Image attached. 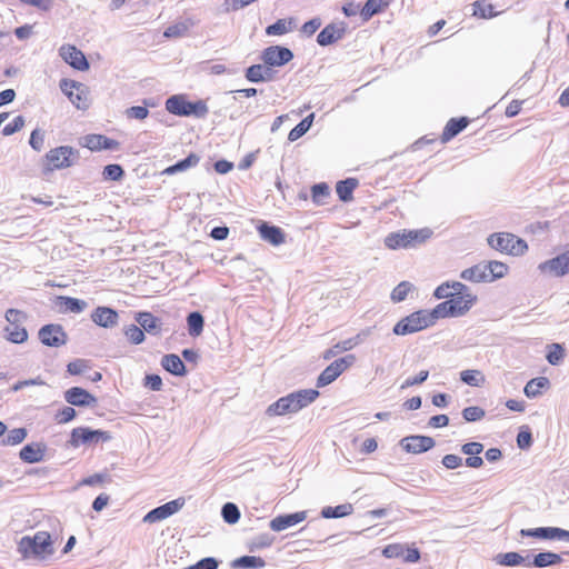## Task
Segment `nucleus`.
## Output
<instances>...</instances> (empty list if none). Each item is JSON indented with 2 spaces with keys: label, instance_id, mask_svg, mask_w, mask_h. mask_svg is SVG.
<instances>
[{
  "label": "nucleus",
  "instance_id": "nucleus-37",
  "mask_svg": "<svg viewBox=\"0 0 569 569\" xmlns=\"http://www.w3.org/2000/svg\"><path fill=\"white\" fill-rule=\"evenodd\" d=\"M357 187L358 180L356 178H348L337 183L336 191L339 199L347 202L352 200V193Z\"/></svg>",
  "mask_w": 569,
  "mask_h": 569
},
{
  "label": "nucleus",
  "instance_id": "nucleus-24",
  "mask_svg": "<svg viewBox=\"0 0 569 569\" xmlns=\"http://www.w3.org/2000/svg\"><path fill=\"white\" fill-rule=\"evenodd\" d=\"M274 77V70L264 62L262 64H252L246 70V78L250 82L271 81Z\"/></svg>",
  "mask_w": 569,
  "mask_h": 569
},
{
  "label": "nucleus",
  "instance_id": "nucleus-58",
  "mask_svg": "<svg viewBox=\"0 0 569 569\" xmlns=\"http://www.w3.org/2000/svg\"><path fill=\"white\" fill-rule=\"evenodd\" d=\"M289 31L288 23L283 19H279L273 24H270L266 29L268 36H282Z\"/></svg>",
  "mask_w": 569,
  "mask_h": 569
},
{
  "label": "nucleus",
  "instance_id": "nucleus-61",
  "mask_svg": "<svg viewBox=\"0 0 569 569\" xmlns=\"http://www.w3.org/2000/svg\"><path fill=\"white\" fill-rule=\"evenodd\" d=\"M88 368V360L84 359H76L67 365V371L72 376L81 375Z\"/></svg>",
  "mask_w": 569,
  "mask_h": 569
},
{
  "label": "nucleus",
  "instance_id": "nucleus-9",
  "mask_svg": "<svg viewBox=\"0 0 569 569\" xmlns=\"http://www.w3.org/2000/svg\"><path fill=\"white\" fill-rule=\"evenodd\" d=\"M38 338L47 347L59 348L68 341V336L61 325L49 323L38 331Z\"/></svg>",
  "mask_w": 569,
  "mask_h": 569
},
{
  "label": "nucleus",
  "instance_id": "nucleus-57",
  "mask_svg": "<svg viewBox=\"0 0 569 569\" xmlns=\"http://www.w3.org/2000/svg\"><path fill=\"white\" fill-rule=\"evenodd\" d=\"M329 193V187L326 183H318L311 188V197L316 203H322V200L327 198Z\"/></svg>",
  "mask_w": 569,
  "mask_h": 569
},
{
  "label": "nucleus",
  "instance_id": "nucleus-7",
  "mask_svg": "<svg viewBox=\"0 0 569 569\" xmlns=\"http://www.w3.org/2000/svg\"><path fill=\"white\" fill-rule=\"evenodd\" d=\"M111 439L108 431L93 430L88 427H78L71 431L69 445L78 448L81 445H92L98 442H106Z\"/></svg>",
  "mask_w": 569,
  "mask_h": 569
},
{
  "label": "nucleus",
  "instance_id": "nucleus-51",
  "mask_svg": "<svg viewBox=\"0 0 569 569\" xmlns=\"http://www.w3.org/2000/svg\"><path fill=\"white\" fill-rule=\"evenodd\" d=\"M221 516L227 523L233 525L240 519V510L236 503L226 502L221 508Z\"/></svg>",
  "mask_w": 569,
  "mask_h": 569
},
{
  "label": "nucleus",
  "instance_id": "nucleus-19",
  "mask_svg": "<svg viewBox=\"0 0 569 569\" xmlns=\"http://www.w3.org/2000/svg\"><path fill=\"white\" fill-rule=\"evenodd\" d=\"M82 147L89 149L90 151H101V150H116L119 149L120 143L114 139H110L103 134H87L83 138Z\"/></svg>",
  "mask_w": 569,
  "mask_h": 569
},
{
  "label": "nucleus",
  "instance_id": "nucleus-6",
  "mask_svg": "<svg viewBox=\"0 0 569 569\" xmlns=\"http://www.w3.org/2000/svg\"><path fill=\"white\" fill-rule=\"evenodd\" d=\"M428 310L421 309L399 320L392 328L397 336H407L431 327Z\"/></svg>",
  "mask_w": 569,
  "mask_h": 569
},
{
  "label": "nucleus",
  "instance_id": "nucleus-4",
  "mask_svg": "<svg viewBox=\"0 0 569 569\" xmlns=\"http://www.w3.org/2000/svg\"><path fill=\"white\" fill-rule=\"evenodd\" d=\"M432 236V230L422 228L418 230H402L390 233L386 238V246L389 249L415 247L425 243Z\"/></svg>",
  "mask_w": 569,
  "mask_h": 569
},
{
  "label": "nucleus",
  "instance_id": "nucleus-8",
  "mask_svg": "<svg viewBox=\"0 0 569 569\" xmlns=\"http://www.w3.org/2000/svg\"><path fill=\"white\" fill-rule=\"evenodd\" d=\"M355 362V355H347L342 358L335 360L319 375L317 379V387L322 388L330 385Z\"/></svg>",
  "mask_w": 569,
  "mask_h": 569
},
{
  "label": "nucleus",
  "instance_id": "nucleus-63",
  "mask_svg": "<svg viewBox=\"0 0 569 569\" xmlns=\"http://www.w3.org/2000/svg\"><path fill=\"white\" fill-rule=\"evenodd\" d=\"M218 566L219 561L216 558L206 557L186 569H218Z\"/></svg>",
  "mask_w": 569,
  "mask_h": 569
},
{
  "label": "nucleus",
  "instance_id": "nucleus-43",
  "mask_svg": "<svg viewBox=\"0 0 569 569\" xmlns=\"http://www.w3.org/2000/svg\"><path fill=\"white\" fill-rule=\"evenodd\" d=\"M6 339L12 343H23L28 340V331L20 323L9 325L4 328Z\"/></svg>",
  "mask_w": 569,
  "mask_h": 569
},
{
  "label": "nucleus",
  "instance_id": "nucleus-30",
  "mask_svg": "<svg viewBox=\"0 0 569 569\" xmlns=\"http://www.w3.org/2000/svg\"><path fill=\"white\" fill-rule=\"evenodd\" d=\"M390 4V0H367L360 10V16L363 21L370 20L375 14L381 13Z\"/></svg>",
  "mask_w": 569,
  "mask_h": 569
},
{
  "label": "nucleus",
  "instance_id": "nucleus-38",
  "mask_svg": "<svg viewBox=\"0 0 569 569\" xmlns=\"http://www.w3.org/2000/svg\"><path fill=\"white\" fill-rule=\"evenodd\" d=\"M193 24L191 19L176 22L163 31V36L168 39L182 38L188 34L190 27Z\"/></svg>",
  "mask_w": 569,
  "mask_h": 569
},
{
  "label": "nucleus",
  "instance_id": "nucleus-60",
  "mask_svg": "<svg viewBox=\"0 0 569 569\" xmlns=\"http://www.w3.org/2000/svg\"><path fill=\"white\" fill-rule=\"evenodd\" d=\"M6 320L9 325L16 326L27 320V315L18 309H8L4 315Z\"/></svg>",
  "mask_w": 569,
  "mask_h": 569
},
{
  "label": "nucleus",
  "instance_id": "nucleus-53",
  "mask_svg": "<svg viewBox=\"0 0 569 569\" xmlns=\"http://www.w3.org/2000/svg\"><path fill=\"white\" fill-rule=\"evenodd\" d=\"M27 437V430L24 428H14L10 430L7 436L2 439L4 446H16L21 443Z\"/></svg>",
  "mask_w": 569,
  "mask_h": 569
},
{
  "label": "nucleus",
  "instance_id": "nucleus-62",
  "mask_svg": "<svg viewBox=\"0 0 569 569\" xmlns=\"http://www.w3.org/2000/svg\"><path fill=\"white\" fill-rule=\"evenodd\" d=\"M24 126V119L22 116L16 117L12 122L4 126L2 133L4 136H11L18 131H20Z\"/></svg>",
  "mask_w": 569,
  "mask_h": 569
},
{
  "label": "nucleus",
  "instance_id": "nucleus-17",
  "mask_svg": "<svg viewBox=\"0 0 569 569\" xmlns=\"http://www.w3.org/2000/svg\"><path fill=\"white\" fill-rule=\"evenodd\" d=\"M539 269L541 272L553 277H562L569 273V251H563L556 258L540 263Z\"/></svg>",
  "mask_w": 569,
  "mask_h": 569
},
{
  "label": "nucleus",
  "instance_id": "nucleus-33",
  "mask_svg": "<svg viewBox=\"0 0 569 569\" xmlns=\"http://www.w3.org/2000/svg\"><path fill=\"white\" fill-rule=\"evenodd\" d=\"M200 161V157L196 153H190L186 159L177 162L176 164H172L170 167H167L162 174L164 176H172L177 172L186 171L190 168L196 167Z\"/></svg>",
  "mask_w": 569,
  "mask_h": 569
},
{
  "label": "nucleus",
  "instance_id": "nucleus-36",
  "mask_svg": "<svg viewBox=\"0 0 569 569\" xmlns=\"http://www.w3.org/2000/svg\"><path fill=\"white\" fill-rule=\"evenodd\" d=\"M493 560L497 565L503 567H516L527 563L526 558L516 551L498 553L495 556Z\"/></svg>",
  "mask_w": 569,
  "mask_h": 569
},
{
  "label": "nucleus",
  "instance_id": "nucleus-35",
  "mask_svg": "<svg viewBox=\"0 0 569 569\" xmlns=\"http://www.w3.org/2000/svg\"><path fill=\"white\" fill-rule=\"evenodd\" d=\"M453 305L449 300L440 302L432 310H428V317L431 325L433 326L438 319L442 318H456L453 313Z\"/></svg>",
  "mask_w": 569,
  "mask_h": 569
},
{
  "label": "nucleus",
  "instance_id": "nucleus-18",
  "mask_svg": "<svg viewBox=\"0 0 569 569\" xmlns=\"http://www.w3.org/2000/svg\"><path fill=\"white\" fill-rule=\"evenodd\" d=\"M63 397L69 405L76 407H90L97 402V398L81 387L66 390Z\"/></svg>",
  "mask_w": 569,
  "mask_h": 569
},
{
  "label": "nucleus",
  "instance_id": "nucleus-20",
  "mask_svg": "<svg viewBox=\"0 0 569 569\" xmlns=\"http://www.w3.org/2000/svg\"><path fill=\"white\" fill-rule=\"evenodd\" d=\"M136 322L142 330L151 336H160L162 331V321L149 311H141L134 315Z\"/></svg>",
  "mask_w": 569,
  "mask_h": 569
},
{
  "label": "nucleus",
  "instance_id": "nucleus-40",
  "mask_svg": "<svg viewBox=\"0 0 569 569\" xmlns=\"http://www.w3.org/2000/svg\"><path fill=\"white\" fill-rule=\"evenodd\" d=\"M204 318L199 311H192L187 316L188 332L191 337H199L203 331Z\"/></svg>",
  "mask_w": 569,
  "mask_h": 569
},
{
  "label": "nucleus",
  "instance_id": "nucleus-26",
  "mask_svg": "<svg viewBox=\"0 0 569 569\" xmlns=\"http://www.w3.org/2000/svg\"><path fill=\"white\" fill-rule=\"evenodd\" d=\"M453 305V313L456 317L465 316L477 302V296L473 293H465L451 296L448 299Z\"/></svg>",
  "mask_w": 569,
  "mask_h": 569
},
{
  "label": "nucleus",
  "instance_id": "nucleus-46",
  "mask_svg": "<svg viewBox=\"0 0 569 569\" xmlns=\"http://www.w3.org/2000/svg\"><path fill=\"white\" fill-rule=\"evenodd\" d=\"M473 12L472 14L480 19H490L496 17L498 13L495 11V8L491 3L486 0H477L472 3Z\"/></svg>",
  "mask_w": 569,
  "mask_h": 569
},
{
  "label": "nucleus",
  "instance_id": "nucleus-54",
  "mask_svg": "<svg viewBox=\"0 0 569 569\" xmlns=\"http://www.w3.org/2000/svg\"><path fill=\"white\" fill-rule=\"evenodd\" d=\"M461 415L467 422H475L481 420L485 417L486 412L482 408L478 406H470L465 408Z\"/></svg>",
  "mask_w": 569,
  "mask_h": 569
},
{
  "label": "nucleus",
  "instance_id": "nucleus-59",
  "mask_svg": "<svg viewBox=\"0 0 569 569\" xmlns=\"http://www.w3.org/2000/svg\"><path fill=\"white\" fill-rule=\"evenodd\" d=\"M77 416L76 410L72 407H63L62 409L58 410L54 415V420L58 423H67L71 420H73Z\"/></svg>",
  "mask_w": 569,
  "mask_h": 569
},
{
  "label": "nucleus",
  "instance_id": "nucleus-2",
  "mask_svg": "<svg viewBox=\"0 0 569 569\" xmlns=\"http://www.w3.org/2000/svg\"><path fill=\"white\" fill-rule=\"evenodd\" d=\"M18 551L23 559H43L53 553L51 537L46 531H38L34 536H24L18 543Z\"/></svg>",
  "mask_w": 569,
  "mask_h": 569
},
{
  "label": "nucleus",
  "instance_id": "nucleus-50",
  "mask_svg": "<svg viewBox=\"0 0 569 569\" xmlns=\"http://www.w3.org/2000/svg\"><path fill=\"white\" fill-rule=\"evenodd\" d=\"M273 540L274 538L270 533H260L250 540L248 548L251 552L261 550L270 547Z\"/></svg>",
  "mask_w": 569,
  "mask_h": 569
},
{
  "label": "nucleus",
  "instance_id": "nucleus-56",
  "mask_svg": "<svg viewBox=\"0 0 569 569\" xmlns=\"http://www.w3.org/2000/svg\"><path fill=\"white\" fill-rule=\"evenodd\" d=\"M102 174L104 179L119 181L122 179L124 171L120 164H108L103 168Z\"/></svg>",
  "mask_w": 569,
  "mask_h": 569
},
{
  "label": "nucleus",
  "instance_id": "nucleus-25",
  "mask_svg": "<svg viewBox=\"0 0 569 569\" xmlns=\"http://www.w3.org/2000/svg\"><path fill=\"white\" fill-rule=\"evenodd\" d=\"M470 120L467 117L451 118L445 126L440 140L446 143L468 127Z\"/></svg>",
  "mask_w": 569,
  "mask_h": 569
},
{
  "label": "nucleus",
  "instance_id": "nucleus-39",
  "mask_svg": "<svg viewBox=\"0 0 569 569\" xmlns=\"http://www.w3.org/2000/svg\"><path fill=\"white\" fill-rule=\"evenodd\" d=\"M58 306L66 311L80 313L87 308L88 303L78 298L61 296L58 297Z\"/></svg>",
  "mask_w": 569,
  "mask_h": 569
},
{
  "label": "nucleus",
  "instance_id": "nucleus-47",
  "mask_svg": "<svg viewBox=\"0 0 569 569\" xmlns=\"http://www.w3.org/2000/svg\"><path fill=\"white\" fill-rule=\"evenodd\" d=\"M415 289V286L409 281H401L391 291L390 299L393 303L402 302L407 299L408 293Z\"/></svg>",
  "mask_w": 569,
  "mask_h": 569
},
{
  "label": "nucleus",
  "instance_id": "nucleus-44",
  "mask_svg": "<svg viewBox=\"0 0 569 569\" xmlns=\"http://www.w3.org/2000/svg\"><path fill=\"white\" fill-rule=\"evenodd\" d=\"M357 345H358L357 338H350V339L340 341V342L336 343L333 347L327 349L323 352L322 358L325 360H330L331 358L336 357L338 353H340L342 351H349V350L353 349Z\"/></svg>",
  "mask_w": 569,
  "mask_h": 569
},
{
  "label": "nucleus",
  "instance_id": "nucleus-13",
  "mask_svg": "<svg viewBox=\"0 0 569 569\" xmlns=\"http://www.w3.org/2000/svg\"><path fill=\"white\" fill-rule=\"evenodd\" d=\"M521 537H531L545 540H562L569 542V530L559 527H538L532 529H521Z\"/></svg>",
  "mask_w": 569,
  "mask_h": 569
},
{
  "label": "nucleus",
  "instance_id": "nucleus-41",
  "mask_svg": "<svg viewBox=\"0 0 569 569\" xmlns=\"http://www.w3.org/2000/svg\"><path fill=\"white\" fill-rule=\"evenodd\" d=\"M549 383L546 377L533 378L527 382L523 392L528 398H536L541 395L542 389L549 387Z\"/></svg>",
  "mask_w": 569,
  "mask_h": 569
},
{
  "label": "nucleus",
  "instance_id": "nucleus-42",
  "mask_svg": "<svg viewBox=\"0 0 569 569\" xmlns=\"http://www.w3.org/2000/svg\"><path fill=\"white\" fill-rule=\"evenodd\" d=\"M353 507L351 503H343L336 507H325L321 510V516L326 519H337L351 515Z\"/></svg>",
  "mask_w": 569,
  "mask_h": 569
},
{
  "label": "nucleus",
  "instance_id": "nucleus-16",
  "mask_svg": "<svg viewBox=\"0 0 569 569\" xmlns=\"http://www.w3.org/2000/svg\"><path fill=\"white\" fill-rule=\"evenodd\" d=\"M488 244L491 249H527V243L522 239L509 232L491 234Z\"/></svg>",
  "mask_w": 569,
  "mask_h": 569
},
{
  "label": "nucleus",
  "instance_id": "nucleus-29",
  "mask_svg": "<svg viewBox=\"0 0 569 569\" xmlns=\"http://www.w3.org/2000/svg\"><path fill=\"white\" fill-rule=\"evenodd\" d=\"M161 366L164 370L177 377H183L187 373L183 361L174 353L163 356L161 359Z\"/></svg>",
  "mask_w": 569,
  "mask_h": 569
},
{
  "label": "nucleus",
  "instance_id": "nucleus-3",
  "mask_svg": "<svg viewBox=\"0 0 569 569\" xmlns=\"http://www.w3.org/2000/svg\"><path fill=\"white\" fill-rule=\"evenodd\" d=\"M166 109L168 112L179 117L194 116L203 118L209 109L203 100L189 101L184 94H174L167 99Z\"/></svg>",
  "mask_w": 569,
  "mask_h": 569
},
{
  "label": "nucleus",
  "instance_id": "nucleus-45",
  "mask_svg": "<svg viewBox=\"0 0 569 569\" xmlns=\"http://www.w3.org/2000/svg\"><path fill=\"white\" fill-rule=\"evenodd\" d=\"M485 266L487 271L486 273L488 274V282H492L497 279L505 277V274L508 271L507 264L496 260L485 262Z\"/></svg>",
  "mask_w": 569,
  "mask_h": 569
},
{
  "label": "nucleus",
  "instance_id": "nucleus-21",
  "mask_svg": "<svg viewBox=\"0 0 569 569\" xmlns=\"http://www.w3.org/2000/svg\"><path fill=\"white\" fill-rule=\"evenodd\" d=\"M118 319V312L110 307H97L91 313V320L102 328H113Z\"/></svg>",
  "mask_w": 569,
  "mask_h": 569
},
{
  "label": "nucleus",
  "instance_id": "nucleus-64",
  "mask_svg": "<svg viewBox=\"0 0 569 569\" xmlns=\"http://www.w3.org/2000/svg\"><path fill=\"white\" fill-rule=\"evenodd\" d=\"M126 114L130 119L143 120L148 117L149 110L142 106H134L127 109Z\"/></svg>",
  "mask_w": 569,
  "mask_h": 569
},
{
  "label": "nucleus",
  "instance_id": "nucleus-11",
  "mask_svg": "<svg viewBox=\"0 0 569 569\" xmlns=\"http://www.w3.org/2000/svg\"><path fill=\"white\" fill-rule=\"evenodd\" d=\"M292 59V51L281 46H270L261 52L262 62L267 63L272 70L287 64Z\"/></svg>",
  "mask_w": 569,
  "mask_h": 569
},
{
  "label": "nucleus",
  "instance_id": "nucleus-12",
  "mask_svg": "<svg viewBox=\"0 0 569 569\" xmlns=\"http://www.w3.org/2000/svg\"><path fill=\"white\" fill-rule=\"evenodd\" d=\"M399 445L406 452L419 455L431 450L436 446V441L429 436L412 435L402 438Z\"/></svg>",
  "mask_w": 569,
  "mask_h": 569
},
{
  "label": "nucleus",
  "instance_id": "nucleus-22",
  "mask_svg": "<svg viewBox=\"0 0 569 569\" xmlns=\"http://www.w3.org/2000/svg\"><path fill=\"white\" fill-rule=\"evenodd\" d=\"M346 33L345 23H330L326 26L318 34L317 42L322 46H329L340 40Z\"/></svg>",
  "mask_w": 569,
  "mask_h": 569
},
{
  "label": "nucleus",
  "instance_id": "nucleus-23",
  "mask_svg": "<svg viewBox=\"0 0 569 569\" xmlns=\"http://www.w3.org/2000/svg\"><path fill=\"white\" fill-rule=\"evenodd\" d=\"M307 518L306 511H298L293 513L280 515L270 521V529L277 532L283 531Z\"/></svg>",
  "mask_w": 569,
  "mask_h": 569
},
{
  "label": "nucleus",
  "instance_id": "nucleus-48",
  "mask_svg": "<svg viewBox=\"0 0 569 569\" xmlns=\"http://www.w3.org/2000/svg\"><path fill=\"white\" fill-rule=\"evenodd\" d=\"M460 380L471 387H480L485 382V376L479 370H463L460 372Z\"/></svg>",
  "mask_w": 569,
  "mask_h": 569
},
{
  "label": "nucleus",
  "instance_id": "nucleus-5",
  "mask_svg": "<svg viewBox=\"0 0 569 569\" xmlns=\"http://www.w3.org/2000/svg\"><path fill=\"white\" fill-rule=\"evenodd\" d=\"M79 153L70 146H60L49 150L43 159V166L47 171H56L69 168L76 163Z\"/></svg>",
  "mask_w": 569,
  "mask_h": 569
},
{
  "label": "nucleus",
  "instance_id": "nucleus-14",
  "mask_svg": "<svg viewBox=\"0 0 569 569\" xmlns=\"http://www.w3.org/2000/svg\"><path fill=\"white\" fill-rule=\"evenodd\" d=\"M184 506V498L171 500L164 505L150 510L144 517L143 522L154 523L169 518L178 512Z\"/></svg>",
  "mask_w": 569,
  "mask_h": 569
},
{
  "label": "nucleus",
  "instance_id": "nucleus-55",
  "mask_svg": "<svg viewBox=\"0 0 569 569\" xmlns=\"http://www.w3.org/2000/svg\"><path fill=\"white\" fill-rule=\"evenodd\" d=\"M565 357V350L559 343L551 345V349L547 353V360L550 365L557 366Z\"/></svg>",
  "mask_w": 569,
  "mask_h": 569
},
{
  "label": "nucleus",
  "instance_id": "nucleus-32",
  "mask_svg": "<svg viewBox=\"0 0 569 569\" xmlns=\"http://www.w3.org/2000/svg\"><path fill=\"white\" fill-rule=\"evenodd\" d=\"M259 232L261 238L267 240L272 246H280L284 240L283 232L279 227L263 223L259 228Z\"/></svg>",
  "mask_w": 569,
  "mask_h": 569
},
{
  "label": "nucleus",
  "instance_id": "nucleus-31",
  "mask_svg": "<svg viewBox=\"0 0 569 569\" xmlns=\"http://www.w3.org/2000/svg\"><path fill=\"white\" fill-rule=\"evenodd\" d=\"M485 262L477 263L470 268L465 269L460 277L463 280L471 282H488V274L486 273Z\"/></svg>",
  "mask_w": 569,
  "mask_h": 569
},
{
  "label": "nucleus",
  "instance_id": "nucleus-49",
  "mask_svg": "<svg viewBox=\"0 0 569 569\" xmlns=\"http://www.w3.org/2000/svg\"><path fill=\"white\" fill-rule=\"evenodd\" d=\"M313 121V114H309L302 119L295 128H292L288 134L290 141H296L301 138L311 127Z\"/></svg>",
  "mask_w": 569,
  "mask_h": 569
},
{
  "label": "nucleus",
  "instance_id": "nucleus-28",
  "mask_svg": "<svg viewBox=\"0 0 569 569\" xmlns=\"http://www.w3.org/2000/svg\"><path fill=\"white\" fill-rule=\"evenodd\" d=\"M562 562V557L552 551H543L537 555H533L532 561L526 563V566H532L535 568H546L550 566L560 565Z\"/></svg>",
  "mask_w": 569,
  "mask_h": 569
},
{
  "label": "nucleus",
  "instance_id": "nucleus-27",
  "mask_svg": "<svg viewBox=\"0 0 569 569\" xmlns=\"http://www.w3.org/2000/svg\"><path fill=\"white\" fill-rule=\"evenodd\" d=\"M46 452V446L42 443H28L26 445L19 453V457L22 461L28 463H36L43 460Z\"/></svg>",
  "mask_w": 569,
  "mask_h": 569
},
{
  "label": "nucleus",
  "instance_id": "nucleus-15",
  "mask_svg": "<svg viewBox=\"0 0 569 569\" xmlns=\"http://www.w3.org/2000/svg\"><path fill=\"white\" fill-rule=\"evenodd\" d=\"M59 54L66 63L76 70L87 71L90 67L83 52L73 44H62L59 48Z\"/></svg>",
  "mask_w": 569,
  "mask_h": 569
},
{
  "label": "nucleus",
  "instance_id": "nucleus-1",
  "mask_svg": "<svg viewBox=\"0 0 569 569\" xmlns=\"http://www.w3.org/2000/svg\"><path fill=\"white\" fill-rule=\"evenodd\" d=\"M319 391L316 389H301L291 392L271 403L267 409V413L269 416L297 413L301 409L312 403L319 397Z\"/></svg>",
  "mask_w": 569,
  "mask_h": 569
},
{
  "label": "nucleus",
  "instance_id": "nucleus-34",
  "mask_svg": "<svg viewBox=\"0 0 569 569\" xmlns=\"http://www.w3.org/2000/svg\"><path fill=\"white\" fill-rule=\"evenodd\" d=\"M264 566L266 561L256 556H241L231 562L232 569H260Z\"/></svg>",
  "mask_w": 569,
  "mask_h": 569
},
{
  "label": "nucleus",
  "instance_id": "nucleus-10",
  "mask_svg": "<svg viewBox=\"0 0 569 569\" xmlns=\"http://www.w3.org/2000/svg\"><path fill=\"white\" fill-rule=\"evenodd\" d=\"M60 88L62 92L68 96L70 101L78 108V109H86L89 103L88 99V92L86 87L77 82L74 80H68L63 79L60 82Z\"/></svg>",
  "mask_w": 569,
  "mask_h": 569
},
{
  "label": "nucleus",
  "instance_id": "nucleus-52",
  "mask_svg": "<svg viewBox=\"0 0 569 569\" xmlns=\"http://www.w3.org/2000/svg\"><path fill=\"white\" fill-rule=\"evenodd\" d=\"M123 333L132 345H140L144 341L146 335L140 326L129 325L123 329Z\"/></svg>",
  "mask_w": 569,
  "mask_h": 569
}]
</instances>
